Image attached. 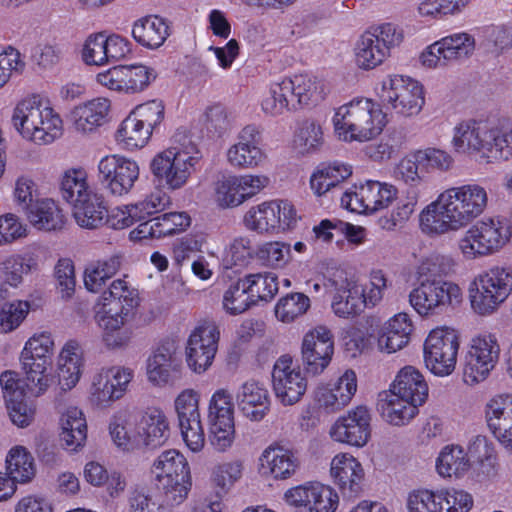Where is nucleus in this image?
Wrapping results in <instances>:
<instances>
[{"label":"nucleus","mask_w":512,"mask_h":512,"mask_svg":"<svg viewBox=\"0 0 512 512\" xmlns=\"http://www.w3.org/2000/svg\"><path fill=\"white\" fill-rule=\"evenodd\" d=\"M488 205L487 190L476 183L446 189L420 215V225L429 234H445L465 228Z\"/></svg>","instance_id":"f257e3e1"},{"label":"nucleus","mask_w":512,"mask_h":512,"mask_svg":"<svg viewBox=\"0 0 512 512\" xmlns=\"http://www.w3.org/2000/svg\"><path fill=\"white\" fill-rule=\"evenodd\" d=\"M323 98V89L316 77L296 74L271 84L268 94L262 100V109L266 114L276 116L286 110L316 104Z\"/></svg>","instance_id":"f03ea898"},{"label":"nucleus","mask_w":512,"mask_h":512,"mask_svg":"<svg viewBox=\"0 0 512 512\" xmlns=\"http://www.w3.org/2000/svg\"><path fill=\"white\" fill-rule=\"evenodd\" d=\"M12 124L19 134L37 144L53 142L62 134V120L39 96L20 101L14 108Z\"/></svg>","instance_id":"7ed1b4c3"},{"label":"nucleus","mask_w":512,"mask_h":512,"mask_svg":"<svg viewBox=\"0 0 512 512\" xmlns=\"http://www.w3.org/2000/svg\"><path fill=\"white\" fill-rule=\"evenodd\" d=\"M335 131L344 141H368L381 133L385 115L369 99H358L341 106L333 117Z\"/></svg>","instance_id":"20e7f679"},{"label":"nucleus","mask_w":512,"mask_h":512,"mask_svg":"<svg viewBox=\"0 0 512 512\" xmlns=\"http://www.w3.org/2000/svg\"><path fill=\"white\" fill-rule=\"evenodd\" d=\"M201 158L197 146L189 141L156 154L150 163V170L159 185L177 190L187 183Z\"/></svg>","instance_id":"39448f33"},{"label":"nucleus","mask_w":512,"mask_h":512,"mask_svg":"<svg viewBox=\"0 0 512 512\" xmlns=\"http://www.w3.org/2000/svg\"><path fill=\"white\" fill-rule=\"evenodd\" d=\"M152 473L167 505H179L187 498L192 486L190 467L179 451L162 452L152 465Z\"/></svg>","instance_id":"423d86ee"},{"label":"nucleus","mask_w":512,"mask_h":512,"mask_svg":"<svg viewBox=\"0 0 512 512\" xmlns=\"http://www.w3.org/2000/svg\"><path fill=\"white\" fill-rule=\"evenodd\" d=\"M470 288L472 309L479 315H490L512 293V268L494 266L478 274Z\"/></svg>","instance_id":"0eeeda50"},{"label":"nucleus","mask_w":512,"mask_h":512,"mask_svg":"<svg viewBox=\"0 0 512 512\" xmlns=\"http://www.w3.org/2000/svg\"><path fill=\"white\" fill-rule=\"evenodd\" d=\"M509 232L498 218H486L470 227L459 240V249L466 259L492 255L509 241Z\"/></svg>","instance_id":"6e6552de"},{"label":"nucleus","mask_w":512,"mask_h":512,"mask_svg":"<svg viewBox=\"0 0 512 512\" xmlns=\"http://www.w3.org/2000/svg\"><path fill=\"white\" fill-rule=\"evenodd\" d=\"M461 297V289L457 284L426 279L409 293V302L419 315L428 316L460 303Z\"/></svg>","instance_id":"1a4fd4ad"},{"label":"nucleus","mask_w":512,"mask_h":512,"mask_svg":"<svg viewBox=\"0 0 512 512\" xmlns=\"http://www.w3.org/2000/svg\"><path fill=\"white\" fill-rule=\"evenodd\" d=\"M377 94L384 104L391 105L396 113L406 117L418 114L424 105L422 86L401 75H389L383 79Z\"/></svg>","instance_id":"9d476101"},{"label":"nucleus","mask_w":512,"mask_h":512,"mask_svg":"<svg viewBox=\"0 0 512 512\" xmlns=\"http://www.w3.org/2000/svg\"><path fill=\"white\" fill-rule=\"evenodd\" d=\"M493 123L485 120L467 119L453 128L452 147L455 152L479 155L488 162L493 161Z\"/></svg>","instance_id":"9b49d317"},{"label":"nucleus","mask_w":512,"mask_h":512,"mask_svg":"<svg viewBox=\"0 0 512 512\" xmlns=\"http://www.w3.org/2000/svg\"><path fill=\"white\" fill-rule=\"evenodd\" d=\"M458 349L459 339L453 329H433L424 343L426 367L437 376L450 375L455 369Z\"/></svg>","instance_id":"f8f14e48"},{"label":"nucleus","mask_w":512,"mask_h":512,"mask_svg":"<svg viewBox=\"0 0 512 512\" xmlns=\"http://www.w3.org/2000/svg\"><path fill=\"white\" fill-rule=\"evenodd\" d=\"M296 222V210L288 201H271L253 206L243 218L245 227L257 233L285 231Z\"/></svg>","instance_id":"ddd939ff"},{"label":"nucleus","mask_w":512,"mask_h":512,"mask_svg":"<svg viewBox=\"0 0 512 512\" xmlns=\"http://www.w3.org/2000/svg\"><path fill=\"white\" fill-rule=\"evenodd\" d=\"M133 377L134 371L128 367L102 368L92 378L91 403L102 408L110 406L124 396Z\"/></svg>","instance_id":"4468645a"},{"label":"nucleus","mask_w":512,"mask_h":512,"mask_svg":"<svg viewBox=\"0 0 512 512\" xmlns=\"http://www.w3.org/2000/svg\"><path fill=\"white\" fill-rule=\"evenodd\" d=\"M500 347L492 335L474 338L466 356L463 372L465 383L474 385L484 381L499 360Z\"/></svg>","instance_id":"2eb2a0df"},{"label":"nucleus","mask_w":512,"mask_h":512,"mask_svg":"<svg viewBox=\"0 0 512 512\" xmlns=\"http://www.w3.org/2000/svg\"><path fill=\"white\" fill-rule=\"evenodd\" d=\"M98 178L114 196L128 194L139 178L138 164L118 155L103 157L98 164Z\"/></svg>","instance_id":"dca6fc26"},{"label":"nucleus","mask_w":512,"mask_h":512,"mask_svg":"<svg viewBox=\"0 0 512 512\" xmlns=\"http://www.w3.org/2000/svg\"><path fill=\"white\" fill-rule=\"evenodd\" d=\"M334 354V336L325 326L309 330L301 344V362L305 372L316 376L330 364Z\"/></svg>","instance_id":"f3484780"},{"label":"nucleus","mask_w":512,"mask_h":512,"mask_svg":"<svg viewBox=\"0 0 512 512\" xmlns=\"http://www.w3.org/2000/svg\"><path fill=\"white\" fill-rule=\"evenodd\" d=\"M394 186L369 180L355 191H346L341 197V205L357 213H373L388 207L396 198Z\"/></svg>","instance_id":"a211bd4d"},{"label":"nucleus","mask_w":512,"mask_h":512,"mask_svg":"<svg viewBox=\"0 0 512 512\" xmlns=\"http://www.w3.org/2000/svg\"><path fill=\"white\" fill-rule=\"evenodd\" d=\"M219 330L215 323L205 322L190 334L186 346V361L196 373L206 371L218 349Z\"/></svg>","instance_id":"6ab92c4d"},{"label":"nucleus","mask_w":512,"mask_h":512,"mask_svg":"<svg viewBox=\"0 0 512 512\" xmlns=\"http://www.w3.org/2000/svg\"><path fill=\"white\" fill-rule=\"evenodd\" d=\"M272 383L275 396L283 405L299 402L307 389L306 379L288 355L281 356L274 364Z\"/></svg>","instance_id":"aec40b11"},{"label":"nucleus","mask_w":512,"mask_h":512,"mask_svg":"<svg viewBox=\"0 0 512 512\" xmlns=\"http://www.w3.org/2000/svg\"><path fill=\"white\" fill-rule=\"evenodd\" d=\"M371 420L370 410L359 405L336 420L330 435L337 442L362 447L371 436Z\"/></svg>","instance_id":"412c9836"},{"label":"nucleus","mask_w":512,"mask_h":512,"mask_svg":"<svg viewBox=\"0 0 512 512\" xmlns=\"http://www.w3.org/2000/svg\"><path fill=\"white\" fill-rule=\"evenodd\" d=\"M285 498L292 505L304 507L307 512H334L339 502L331 487L318 482L291 488L285 493Z\"/></svg>","instance_id":"4be33fe9"},{"label":"nucleus","mask_w":512,"mask_h":512,"mask_svg":"<svg viewBox=\"0 0 512 512\" xmlns=\"http://www.w3.org/2000/svg\"><path fill=\"white\" fill-rule=\"evenodd\" d=\"M135 312H130V307L124 311H104L98 315V324L102 329V340L110 350L124 349L133 339L131 322Z\"/></svg>","instance_id":"5701e85b"},{"label":"nucleus","mask_w":512,"mask_h":512,"mask_svg":"<svg viewBox=\"0 0 512 512\" xmlns=\"http://www.w3.org/2000/svg\"><path fill=\"white\" fill-rule=\"evenodd\" d=\"M330 473L344 497L355 498L362 492L364 470L351 454L335 455L331 461Z\"/></svg>","instance_id":"b1692460"},{"label":"nucleus","mask_w":512,"mask_h":512,"mask_svg":"<svg viewBox=\"0 0 512 512\" xmlns=\"http://www.w3.org/2000/svg\"><path fill=\"white\" fill-rule=\"evenodd\" d=\"M182 366V360L173 342L160 345L147 361V375L156 385L168 383L176 377Z\"/></svg>","instance_id":"393cba45"},{"label":"nucleus","mask_w":512,"mask_h":512,"mask_svg":"<svg viewBox=\"0 0 512 512\" xmlns=\"http://www.w3.org/2000/svg\"><path fill=\"white\" fill-rule=\"evenodd\" d=\"M236 401L243 415L251 421H261L271 405L268 390L255 380H248L239 387Z\"/></svg>","instance_id":"a878e982"},{"label":"nucleus","mask_w":512,"mask_h":512,"mask_svg":"<svg viewBox=\"0 0 512 512\" xmlns=\"http://www.w3.org/2000/svg\"><path fill=\"white\" fill-rule=\"evenodd\" d=\"M261 471L264 475H271L275 479L290 478L300 464L297 451L281 445H270L261 457Z\"/></svg>","instance_id":"bb28decb"},{"label":"nucleus","mask_w":512,"mask_h":512,"mask_svg":"<svg viewBox=\"0 0 512 512\" xmlns=\"http://www.w3.org/2000/svg\"><path fill=\"white\" fill-rule=\"evenodd\" d=\"M110 101L106 98H95L74 108L71 113L76 131L87 134L95 131L107 122Z\"/></svg>","instance_id":"cd10ccee"},{"label":"nucleus","mask_w":512,"mask_h":512,"mask_svg":"<svg viewBox=\"0 0 512 512\" xmlns=\"http://www.w3.org/2000/svg\"><path fill=\"white\" fill-rule=\"evenodd\" d=\"M390 391L405 401L420 405L428 397V385L420 371L413 366H405L398 372Z\"/></svg>","instance_id":"c85d7f7f"},{"label":"nucleus","mask_w":512,"mask_h":512,"mask_svg":"<svg viewBox=\"0 0 512 512\" xmlns=\"http://www.w3.org/2000/svg\"><path fill=\"white\" fill-rule=\"evenodd\" d=\"M412 329V321L408 314H396L382 327L378 337L379 348L387 353L402 349L408 344Z\"/></svg>","instance_id":"c756f323"},{"label":"nucleus","mask_w":512,"mask_h":512,"mask_svg":"<svg viewBox=\"0 0 512 512\" xmlns=\"http://www.w3.org/2000/svg\"><path fill=\"white\" fill-rule=\"evenodd\" d=\"M140 445L156 448L165 443L169 426L164 413L157 408L147 409L141 417L137 431Z\"/></svg>","instance_id":"7c9ffc66"},{"label":"nucleus","mask_w":512,"mask_h":512,"mask_svg":"<svg viewBox=\"0 0 512 512\" xmlns=\"http://www.w3.org/2000/svg\"><path fill=\"white\" fill-rule=\"evenodd\" d=\"M83 367V351L77 341L70 340L62 348L58 361V379L63 390L78 383Z\"/></svg>","instance_id":"2f4dec72"},{"label":"nucleus","mask_w":512,"mask_h":512,"mask_svg":"<svg viewBox=\"0 0 512 512\" xmlns=\"http://www.w3.org/2000/svg\"><path fill=\"white\" fill-rule=\"evenodd\" d=\"M190 225V217L184 212H171L144 221L138 227L142 238H162L182 232Z\"/></svg>","instance_id":"473e14b6"},{"label":"nucleus","mask_w":512,"mask_h":512,"mask_svg":"<svg viewBox=\"0 0 512 512\" xmlns=\"http://www.w3.org/2000/svg\"><path fill=\"white\" fill-rule=\"evenodd\" d=\"M416 402L405 401L394 392L380 394L377 409L382 418L395 426L407 424L418 413Z\"/></svg>","instance_id":"72a5a7b5"},{"label":"nucleus","mask_w":512,"mask_h":512,"mask_svg":"<svg viewBox=\"0 0 512 512\" xmlns=\"http://www.w3.org/2000/svg\"><path fill=\"white\" fill-rule=\"evenodd\" d=\"M165 20L157 15H149L136 20L132 28L134 40L149 49L160 47L169 36Z\"/></svg>","instance_id":"f704fd0d"},{"label":"nucleus","mask_w":512,"mask_h":512,"mask_svg":"<svg viewBox=\"0 0 512 512\" xmlns=\"http://www.w3.org/2000/svg\"><path fill=\"white\" fill-rule=\"evenodd\" d=\"M60 438L67 449L76 451L87 438V424L83 412L77 407H68L60 418Z\"/></svg>","instance_id":"c9c22d12"},{"label":"nucleus","mask_w":512,"mask_h":512,"mask_svg":"<svg viewBox=\"0 0 512 512\" xmlns=\"http://www.w3.org/2000/svg\"><path fill=\"white\" fill-rule=\"evenodd\" d=\"M37 267V260L32 254L9 255L0 262V280L5 287L17 288L23 283L24 275Z\"/></svg>","instance_id":"e433bc0d"},{"label":"nucleus","mask_w":512,"mask_h":512,"mask_svg":"<svg viewBox=\"0 0 512 512\" xmlns=\"http://www.w3.org/2000/svg\"><path fill=\"white\" fill-rule=\"evenodd\" d=\"M362 285L347 282L345 286L337 289L333 296L331 307L333 312L342 318L356 316L364 311L365 300Z\"/></svg>","instance_id":"4c0bfd02"},{"label":"nucleus","mask_w":512,"mask_h":512,"mask_svg":"<svg viewBox=\"0 0 512 512\" xmlns=\"http://www.w3.org/2000/svg\"><path fill=\"white\" fill-rule=\"evenodd\" d=\"M351 167L343 163L334 162L321 165L311 175L310 187L315 195L322 196L350 177Z\"/></svg>","instance_id":"58836bf2"},{"label":"nucleus","mask_w":512,"mask_h":512,"mask_svg":"<svg viewBox=\"0 0 512 512\" xmlns=\"http://www.w3.org/2000/svg\"><path fill=\"white\" fill-rule=\"evenodd\" d=\"M471 467L470 459L460 445L450 444L442 448L436 461V469L442 477H462Z\"/></svg>","instance_id":"ea45409f"},{"label":"nucleus","mask_w":512,"mask_h":512,"mask_svg":"<svg viewBox=\"0 0 512 512\" xmlns=\"http://www.w3.org/2000/svg\"><path fill=\"white\" fill-rule=\"evenodd\" d=\"M107 214L102 194L94 193L81 202L73 205V215L79 226L87 229H96L104 224Z\"/></svg>","instance_id":"a19ab883"},{"label":"nucleus","mask_w":512,"mask_h":512,"mask_svg":"<svg viewBox=\"0 0 512 512\" xmlns=\"http://www.w3.org/2000/svg\"><path fill=\"white\" fill-rule=\"evenodd\" d=\"M387 50L379 43V39L372 31H365L355 46V61L359 68L374 69L388 57Z\"/></svg>","instance_id":"79ce46f5"},{"label":"nucleus","mask_w":512,"mask_h":512,"mask_svg":"<svg viewBox=\"0 0 512 512\" xmlns=\"http://www.w3.org/2000/svg\"><path fill=\"white\" fill-rule=\"evenodd\" d=\"M103 307H108L104 311H124L130 307V312H135L139 298L137 291L130 287L123 279L114 280L108 290L102 293Z\"/></svg>","instance_id":"37998d69"},{"label":"nucleus","mask_w":512,"mask_h":512,"mask_svg":"<svg viewBox=\"0 0 512 512\" xmlns=\"http://www.w3.org/2000/svg\"><path fill=\"white\" fill-rule=\"evenodd\" d=\"M31 224L39 230L53 231L64 225V215L51 199H40L26 213Z\"/></svg>","instance_id":"c03bdc74"},{"label":"nucleus","mask_w":512,"mask_h":512,"mask_svg":"<svg viewBox=\"0 0 512 512\" xmlns=\"http://www.w3.org/2000/svg\"><path fill=\"white\" fill-rule=\"evenodd\" d=\"M442 57L447 66L470 57L475 50V40L468 33H456L439 40Z\"/></svg>","instance_id":"a18cd8bd"},{"label":"nucleus","mask_w":512,"mask_h":512,"mask_svg":"<svg viewBox=\"0 0 512 512\" xmlns=\"http://www.w3.org/2000/svg\"><path fill=\"white\" fill-rule=\"evenodd\" d=\"M62 197L72 206L95 192L87 183V173L83 169H69L62 176L60 186Z\"/></svg>","instance_id":"49530a36"},{"label":"nucleus","mask_w":512,"mask_h":512,"mask_svg":"<svg viewBox=\"0 0 512 512\" xmlns=\"http://www.w3.org/2000/svg\"><path fill=\"white\" fill-rule=\"evenodd\" d=\"M120 266L121 258L116 255L91 263L84 272L85 287L91 292H99L106 281L118 272Z\"/></svg>","instance_id":"de8ad7c7"},{"label":"nucleus","mask_w":512,"mask_h":512,"mask_svg":"<svg viewBox=\"0 0 512 512\" xmlns=\"http://www.w3.org/2000/svg\"><path fill=\"white\" fill-rule=\"evenodd\" d=\"M22 369L26 375V386L34 395L43 394L51 383V376L47 373L50 363L34 360L32 357L20 355Z\"/></svg>","instance_id":"09e8293b"},{"label":"nucleus","mask_w":512,"mask_h":512,"mask_svg":"<svg viewBox=\"0 0 512 512\" xmlns=\"http://www.w3.org/2000/svg\"><path fill=\"white\" fill-rule=\"evenodd\" d=\"M9 476L19 483H27L35 476L34 459L30 452L23 446L13 447L6 457Z\"/></svg>","instance_id":"8fccbe9b"},{"label":"nucleus","mask_w":512,"mask_h":512,"mask_svg":"<svg viewBox=\"0 0 512 512\" xmlns=\"http://www.w3.org/2000/svg\"><path fill=\"white\" fill-rule=\"evenodd\" d=\"M133 425L132 416L126 410L119 411L110 423V435L114 443L123 450H132L140 446L137 433H132Z\"/></svg>","instance_id":"3c124183"},{"label":"nucleus","mask_w":512,"mask_h":512,"mask_svg":"<svg viewBox=\"0 0 512 512\" xmlns=\"http://www.w3.org/2000/svg\"><path fill=\"white\" fill-rule=\"evenodd\" d=\"M241 279L255 305L259 301H270L278 292L277 276L273 273L248 274Z\"/></svg>","instance_id":"603ef678"},{"label":"nucleus","mask_w":512,"mask_h":512,"mask_svg":"<svg viewBox=\"0 0 512 512\" xmlns=\"http://www.w3.org/2000/svg\"><path fill=\"white\" fill-rule=\"evenodd\" d=\"M149 138L148 130L132 112L122 121L116 133L117 141L129 150L143 147Z\"/></svg>","instance_id":"864d4df0"},{"label":"nucleus","mask_w":512,"mask_h":512,"mask_svg":"<svg viewBox=\"0 0 512 512\" xmlns=\"http://www.w3.org/2000/svg\"><path fill=\"white\" fill-rule=\"evenodd\" d=\"M484 412L489 430L492 433L501 430L503 424L512 418V395L494 396L486 403Z\"/></svg>","instance_id":"5fc2aeb1"},{"label":"nucleus","mask_w":512,"mask_h":512,"mask_svg":"<svg viewBox=\"0 0 512 512\" xmlns=\"http://www.w3.org/2000/svg\"><path fill=\"white\" fill-rule=\"evenodd\" d=\"M208 424H222L234 422V403L232 396L226 389L216 390L208 405Z\"/></svg>","instance_id":"6e6d98bb"},{"label":"nucleus","mask_w":512,"mask_h":512,"mask_svg":"<svg viewBox=\"0 0 512 512\" xmlns=\"http://www.w3.org/2000/svg\"><path fill=\"white\" fill-rule=\"evenodd\" d=\"M124 93L134 94L145 90L157 74L154 69L142 65H122Z\"/></svg>","instance_id":"4d7b16f0"},{"label":"nucleus","mask_w":512,"mask_h":512,"mask_svg":"<svg viewBox=\"0 0 512 512\" xmlns=\"http://www.w3.org/2000/svg\"><path fill=\"white\" fill-rule=\"evenodd\" d=\"M310 308V299L303 293H289L279 299L275 307L276 317L284 322L291 323L303 316Z\"/></svg>","instance_id":"13d9d810"},{"label":"nucleus","mask_w":512,"mask_h":512,"mask_svg":"<svg viewBox=\"0 0 512 512\" xmlns=\"http://www.w3.org/2000/svg\"><path fill=\"white\" fill-rule=\"evenodd\" d=\"M444 500L443 490L418 489L409 494L407 506L410 512H444Z\"/></svg>","instance_id":"bf43d9fd"},{"label":"nucleus","mask_w":512,"mask_h":512,"mask_svg":"<svg viewBox=\"0 0 512 512\" xmlns=\"http://www.w3.org/2000/svg\"><path fill=\"white\" fill-rule=\"evenodd\" d=\"M252 305H255V303L248 294L242 279H238L224 293L223 308L232 315L241 314Z\"/></svg>","instance_id":"052dcab7"},{"label":"nucleus","mask_w":512,"mask_h":512,"mask_svg":"<svg viewBox=\"0 0 512 512\" xmlns=\"http://www.w3.org/2000/svg\"><path fill=\"white\" fill-rule=\"evenodd\" d=\"M28 301L15 300L4 303L0 310V330L9 333L17 329L29 314Z\"/></svg>","instance_id":"680f3d73"},{"label":"nucleus","mask_w":512,"mask_h":512,"mask_svg":"<svg viewBox=\"0 0 512 512\" xmlns=\"http://www.w3.org/2000/svg\"><path fill=\"white\" fill-rule=\"evenodd\" d=\"M344 380H347V383H345L346 386L348 384L347 392H341L338 394L330 387L322 386L317 388L314 399L320 408H323L327 412H336L350 403V394L353 383L351 379H347L346 377Z\"/></svg>","instance_id":"e2e57ef3"},{"label":"nucleus","mask_w":512,"mask_h":512,"mask_svg":"<svg viewBox=\"0 0 512 512\" xmlns=\"http://www.w3.org/2000/svg\"><path fill=\"white\" fill-rule=\"evenodd\" d=\"M256 257L266 266L282 268L290 260V244L284 242H268L256 252Z\"/></svg>","instance_id":"0e129e2a"},{"label":"nucleus","mask_w":512,"mask_h":512,"mask_svg":"<svg viewBox=\"0 0 512 512\" xmlns=\"http://www.w3.org/2000/svg\"><path fill=\"white\" fill-rule=\"evenodd\" d=\"M215 201L222 208H232L243 203L236 176H223L215 183Z\"/></svg>","instance_id":"69168bd1"},{"label":"nucleus","mask_w":512,"mask_h":512,"mask_svg":"<svg viewBox=\"0 0 512 512\" xmlns=\"http://www.w3.org/2000/svg\"><path fill=\"white\" fill-rule=\"evenodd\" d=\"M175 409L179 424L192 422L200 419L199 394L193 389L183 390L175 399Z\"/></svg>","instance_id":"338daca9"},{"label":"nucleus","mask_w":512,"mask_h":512,"mask_svg":"<svg viewBox=\"0 0 512 512\" xmlns=\"http://www.w3.org/2000/svg\"><path fill=\"white\" fill-rule=\"evenodd\" d=\"M228 161L232 166L253 168L265 159V154L258 146L232 145L227 152Z\"/></svg>","instance_id":"774afa93"}]
</instances>
